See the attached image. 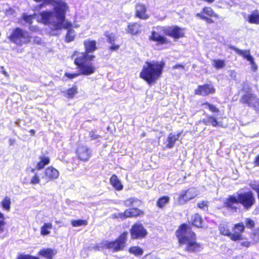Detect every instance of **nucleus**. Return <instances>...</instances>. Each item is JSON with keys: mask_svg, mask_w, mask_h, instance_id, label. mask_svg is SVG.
Masks as SVG:
<instances>
[{"mask_svg": "<svg viewBox=\"0 0 259 259\" xmlns=\"http://www.w3.org/2000/svg\"><path fill=\"white\" fill-rule=\"evenodd\" d=\"M176 234L180 244L185 245L187 251H198L202 248L201 245L196 241L195 233L187 225H182L176 232Z\"/></svg>", "mask_w": 259, "mask_h": 259, "instance_id": "2", "label": "nucleus"}, {"mask_svg": "<svg viewBox=\"0 0 259 259\" xmlns=\"http://www.w3.org/2000/svg\"><path fill=\"white\" fill-rule=\"evenodd\" d=\"M106 36L108 37V41L111 44L115 40V36L113 34H107Z\"/></svg>", "mask_w": 259, "mask_h": 259, "instance_id": "50", "label": "nucleus"}, {"mask_svg": "<svg viewBox=\"0 0 259 259\" xmlns=\"http://www.w3.org/2000/svg\"><path fill=\"white\" fill-rule=\"evenodd\" d=\"M164 67L162 61L146 62L143 65L140 77L151 85L160 78Z\"/></svg>", "mask_w": 259, "mask_h": 259, "instance_id": "1", "label": "nucleus"}, {"mask_svg": "<svg viewBox=\"0 0 259 259\" xmlns=\"http://www.w3.org/2000/svg\"><path fill=\"white\" fill-rule=\"evenodd\" d=\"M130 233L131 238L133 239L145 238L148 234L147 230L140 223H136L133 225L130 230Z\"/></svg>", "mask_w": 259, "mask_h": 259, "instance_id": "11", "label": "nucleus"}, {"mask_svg": "<svg viewBox=\"0 0 259 259\" xmlns=\"http://www.w3.org/2000/svg\"><path fill=\"white\" fill-rule=\"evenodd\" d=\"M14 14L15 11L12 8H9L6 11V14L7 15H14Z\"/></svg>", "mask_w": 259, "mask_h": 259, "instance_id": "52", "label": "nucleus"}, {"mask_svg": "<svg viewBox=\"0 0 259 259\" xmlns=\"http://www.w3.org/2000/svg\"><path fill=\"white\" fill-rule=\"evenodd\" d=\"M251 65V69L253 72H256L257 69V66L254 62V58L248 61Z\"/></svg>", "mask_w": 259, "mask_h": 259, "instance_id": "48", "label": "nucleus"}, {"mask_svg": "<svg viewBox=\"0 0 259 259\" xmlns=\"http://www.w3.org/2000/svg\"><path fill=\"white\" fill-rule=\"evenodd\" d=\"M204 105L206 106L208 109L212 112H219V110L214 105L210 104L208 103L204 104Z\"/></svg>", "mask_w": 259, "mask_h": 259, "instance_id": "44", "label": "nucleus"}, {"mask_svg": "<svg viewBox=\"0 0 259 259\" xmlns=\"http://www.w3.org/2000/svg\"><path fill=\"white\" fill-rule=\"evenodd\" d=\"M60 0H44V3L47 5H52L53 6Z\"/></svg>", "mask_w": 259, "mask_h": 259, "instance_id": "51", "label": "nucleus"}, {"mask_svg": "<svg viewBox=\"0 0 259 259\" xmlns=\"http://www.w3.org/2000/svg\"><path fill=\"white\" fill-rule=\"evenodd\" d=\"M90 137L92 139V140H94V139H96L98 138L99 136L98 135H96L93 132H91L90 133Z\"/></svg>", "mask_w": 259, "mask_h": 259, "instance_id": "56", "label": "nucleus"}, {"mask_svg": "<svg viewBox=\"0 0 259 259\" xmlns=\"http://www.w3.org/2000/svg\"><path fill=\"white\" fill-rule=\"evenodd\" d=\"M159 31H163L166 35L178 39L185 36V28L177 26L169 27H159Z\"/></svg>", "mask_w": 259, "mask_h": 259, "instance_id": "9", "label": "nucleus"}, {"mask_svg": "<svg viewBox=\"0 0 259 259\" xmlns=\"http://www.w3.org/2000/svg\"><path fill=\"white\" fill-rule=\"evenodd\" d=\"M80 26L79 24H76V23H74V24H72V27L75 28H78Z\"/></svg>", "mask_w": 259, "mask_h": 259, "instance_id": "61", "label": "nucleus"}, {"mask_svg": "<svg viewBox=\"0 0 259 259\" xmlns=\"http://www.w3.org/2000/svg\"><path fill=\"white\" fill-rule=\"evenodd\" d=\"M241 245L244 247H248L250 245V242L248 241H244L241 242Z\"/></svg>", "mask_w": 259, "mask_h": 259, "instance_id": "55", "label": "nucleus"}, {"mask_svg": "<svg viewBox=\"0 0 259 259\" xmlns=\"http://www.w3.org/2000/svg\"><path fill=\"white\" fill-rule=\"evenodd\" d=\"M197 14H201L202 15L206 16L207 17L219 18V15L214 12L211 7H203L202 11Z\"/></svg>", "mask_w": 259, "mask_h": 259, "instance_id": "24", "label": "nucleus"}, {"mask_svg": "<svg viewBox=\"0 0 259 259\" xmlns=\"http://www.w3.org/2000/svg\"><path fill=\"white\" fill-rule=\"evenodd\" d=\"M18 259H39L38 257L30 255L20 254Z\"/></svg>", "mask_w": 259, "mask_h": 259, "instance_id": "46", "label": "nucleus"}, {"mask_svg": "<svg viewBox=\"0 0 259 259\" xmlns=\"http://www.w3.org/2000/svg\"><path fill=\"white\" fill-rule=\"evenodd\" d=\"M110 184L116 190H121L123 189V185L118 178L115 175H113L110 180Z\"/></svg>", "mask_w": 259, "mask_h": 259, "instance_id": "26", "label": "nucleus"}, {"mask_svg": "<svg viewBox=\"0 0 259 259\" xmlns=\"http://www.w3.org/2000/svg\"><path fill=\"white\" fill-rule=\"evenodd\" d=\"M146 6L142 4L138 3L135 6V16L141 19H148L149 16L147 14Z\"/></svg>", "mask_w": 259, "mask_h": 259, "instance_id": "17", "label": "nucleus"}, {"mask_svg": "<svg viewBox=\"0 0 259 259\" xmlns=\"http://www.w3.org/2000/svg\"><path fill=\"white\" fill-rule=\"evenodd\" d=\"M30 134H31V135L32 136H33V135H34V134H35V131H34V130H31L30 131Z\"/></svg>", "mask_w": 259, "mask_h": 259, "instance_id": "63", "label": "nucleus"}, {"mask_svg": "<svg viewBox=\"0 0 259 259\" xmlns=\"http://www.w3.org/2000/svg\"><path fill=\"white\" fill-rule=\"evenodd\" d=\"M254 162L256 165H259V155L256 157Z\"/></svg>", "mask_w": 259, "mask_h": 259, "instance_id": "59", "label": "nucleus"}, {"mask_svg": "<svg viewBox=\"0 0 259 259\" xmlns=\"http://www.w3.org/2000/svg\"><path fill=\"white\" fill-rule=\"evenodd\" d=\"M77 93V88L75 86L69 89L65 92H64L65 96L67 98H73Z\"/></svg>", "mask_w": 259, "mask_h": 259, "instance_id": "33", "label": "nucleus"}, {"mask_svg": "<svg viewBox=\"0 0 259 259\" xmlns=\"http://www.w3.org/2000/svg\"><path fill=\"white\" fill-rule=\"evenodd\" d=\"M255 201L253 193L247 192L229 196L225 202V205L228 208L236 210L237 207L234 205L240 203L245 209H248L254 205Z\"/></svg>", "mask_w": 259, "mask_h": 259, "instance_id": "4", "label": "nucleus"}, {"mask_svg": "<svg viewBox=\"0 0 259 259\" xmlns=\"http://www.w3.org/2000/svg\"><path fill=\"white\" fill-rule=\"evenodd\" d=\"M57 253V250L55 249L50 248H44L41 249L38 254L47 259H52V257Z\"/></svg>", "mask_w": 259, "mask_h": 259, "instance_id": "22", "label": "nucleus"}, {"mask_svg": "<svg viewBox=\"0 0 259 259\" xmlns=\"http://www.w3.org/2000/svg\"><path fill=\"white\" fill-rule=\"evenodd\" d=\"M150 38L160 45L167 44L170 42L166 37L161 35L158 32L155 31L151 32Z\"/></svg>", "mask_w": 259, "mask_h": 259, "instance_id": "19", "label": "nucleus"}, {"mask_svg": "<svg viewBox=\"0 0 259 259\" xmlns=\"http://www.w3.org/2000/svg\"><path fill=\"white\" fill-rule=\"evenodd\" d=\"M71 223L72 226L74 227L86 226L88 224L87 221L84 220H72Z\"/></svg>", "mask_w": 259, "mask_h": 259, "instance_id": "39", "label": "nucleus"}, {"mask_svg": "<svg viewBox=\"0 0 259 259\" xmlns=\"http://www.w3.org/2000/svg\"><path fill=\"white\" fill-rule=\"evenodd\" d=\"M219 231L222 235L228 236L231 239L232 233L227 225L221 224L219 227Z\"/></svg>", "mask_w": 259, "mask_h": 259, "instance_id": "30", "label": "nucleus"}, {"mask_svg": "<svg viewBox=\"0 0 259 259\" xmlns=\"http://www.w3.org/2000/svg\"><path fill=\"white\" fill-rule=\"evenodd\" d=\"M174 68H184V67L181 65H176L174 67Z\"/></svg>", "mask_w": 259, "mask_h": 259, "instance_id": "62", "label": "nucleus"}, {"mask_svg": "<svg viewBox=\"0 0 259 259\" xmlns=\"http://www.w3.org/2000/svg\"><path fill=\"white\" fill-rule=\"evenodd\" d=\"M71 58L74 60V63L79 68L81 75H90L95 72V66L92 63L89 62L95 59V55L80 53L78 51H75L72 55Z\"/></svg>", "mask_w": 259, "mask_h": 259, "instance_id": "3", "label": "nucleus"}, {"mask_svg": "<svg viewBox=\"0 0 259 259\" xmlns=\"http://www.w3.org/2000/svg\"><path fill=\"white\" fill-rule=\"evenodd\" d=\"M138 200L135 198H129L124 201V204L126 206H130L133 204L135 202L137 201Z\"/></svg>", "mask_w": 259, "mask_h": 259, "instance_id": "47", "label": "nucleus"}, {"mask_svg": "<svg viewBox=\"0 0 259 259\" xmlns=\"http://www.w3.org/2000/svg\"><path fill=\"white\" fill-rule=\"evenodd\" d=\"M59 172L57 169L52 166L46 168L44 172V176L42 177L47 182L56 179L59 177Z\"/></svg>", "mask_w": 259, "mask_h": 259, "instance_id": "16", "label": "nucleus"}, {"mask_svg": "<svg viewBox=\"0 0 259 259\" xmlns=\"http://www.w3.org/2000/svg\"><path fill=\"white\" fill-rule=\"evenodd\" d=\"M3 208L6 211H9L11 208V200L8 196H6L1 202Z\"/></svg>", "mask_w": 259, "mask_h": 259, "instance_id": "31", "label": "nucleus"}, {"mask_svg": "<svg viewBox=\"0 0 259 259\" xmlns=\"http://www.w3.org/2000/svg\"><path fill=\"white\" fill-rule=\"evenodd\" d=\"M119 48V46L115 44H112L110 47V49L112 51H116Z\"/></svg>", "mask_w": 259, "mask_h": 259, "instance_id": "54", "label": "nucleus"}, {"mask_svg": "<svg viewBox=\"0 0 259 259\" xmlns=\"http://www.w3.org/2000/svg\"><path fill=\"white\" fill-rule=\"evenodd\" d=\"M9 39L18 45H22L29 42L31 37L27 32L17 28L13 30L12 34L9 36Z\"/></svg>", "mask_w": 259, "mask_h": 259, "instance_id": "8", "label": "nucleus"}, {"mask_svg": "<svg viewBox=\"0 0 259 259\" xmlns=\"http://www.w3.org/2000/svg\"><path fill=\"white\" fill-rule=\"evenodd\" d=\"M169 197L168 196H163L160 198L157 202V205L160 208L164 206L169 202Z\"/></svg>", "mask_w": 259, "mask_h": 259, "instance_id": "37", "label": "nucleus"}, {"mask_svg": "<svg viewBox=\"0 0 259 259\" xmlns=\"http://www.w3.org/2000/svg\"><path fill=\"white\" fill-rule=\"evenodd\" d=\"M29 29L30 30H32V31H36L38 29L37 28L33 27V26H30L29 27Z\"/></svg>", "mask_w": 259, "mask_h": 259, "instance_id": "60", "label": "nucleus"}, {"mask_svg": "<svg viewBox=\"0 0 259 259\" xmlns=\"http://www.w3.org/2000/svg\"><path fill=\"white\" fill-rule=\"evenodd\" d=\"M230 75L232 78L235 79L236 77V72L235 71L231 70L230 71Z\"/></svg>", "mask_w": 259, "mask_h": 259, "instance_id": "57", "label": "nucleus"}, {"mask_svg": "<svg viewBox=\"0 0 259 259\" xmlns=\"http://www.w3.org/2000/svg\"><path fill=\"white\" fill-rule=\"evenodd\" d=\"M80 75H81V74L79 72L78 73H69L66 72L65 73V76L69 79H73V78H76L77 76H79Z\"/></svg>", "mask_w": 259, "mask_h": 259, "instance_id": "45", "label": "nucleus"}, {"mask_svg": "<svg viewBox=\"0 0 259 259\" xmlns=\"http://www.w3.org/2000/svg\"><path fill=\"white\" fill-rule=\"evenodd\" d=\"M180 134V133L177 135H174L171 133L170 134L167 138L168 144L166 147L169 148H172L174 146L175 142L178 140Z\"/></svg>", "mask_w": 259, "mask_h": 259, "instance_id": "27", "label": "nucleus"}, {"mask_svg": "<svg viewBox=\"0 0 259 259\" xmlns=\"http://www.w3.org/2000/svg\"><path fill=\"white\" fill-rule=\"evenodd\" d=\"M197 195V191L194 188L183 190L178 194V197L176 199L177 203L178 204L183 205L195 198Z\"/></svg>", "mask_w": 259, "mask_h": 259, "instance_id": "10", "label": "nucleus"}, {"mask_svg": "<svg viewBox=\"0 0 259 259\" xmlns=\"http://www.w3.org/2000/svg\"><path fill=\"white\" fill-rule=\"evenodd\" d=\"M196 16L200 18L201 19L205 20L208 23H213V21L210 18L207 17L206 16H203L201 14H196Z\"/></svg>", "mask_w": 259, "mask_h": 259, "instance_id": "42", "label": "nucleus"}, {"mask_svg": "<svg viewBox=\"0 0 259 259\" xmlns=\"http://www.w3.org/2000/svg\"><path fill=\"white\" fill-rule=\"evenodd\" d=\"M9 143L10 145H13L15 143V139H11L9 140Z\"/></svg>", "mask_w": 259, "mask_h": 259, "instance_id": "58", "label": "nucleus"}, {"mask_svg": "<svg viewBox=\"0 0 259 259\" xmlns=\"http://www.w3.org/2000/svg\"><path fill=\"white\" fill-rule=\"evenodd\" d=\"M245 224L249 228H253L254 226V223L253 221L250 219H246L245 220Z\"/></svg>", "mask_w": 259, "mask_h": 259, "instance_id": "49", "label": "nucleus"}, {"mask_svg": "<svg viewBox=\"0 0 259 259\" xmlns=\"http://www.w3.org/2000/svg\"><path fill=\"white\" fill-rule=\"evenodd\" d=\"M242 103H247L249 106L259 111V98L251 93H247L241 98Z\"/></svg>", "mask_w": 259, "mask_h": 259, "instance_id": "12", "label": "nucleus"}, {"mask_svg": "<svg viewBox=\"0 0 259 259\" xmlns=\"http://www.w3.org/2000/svg\"><path fill=\"white\" fill-rule=\"evenodd\" d=\"M248 21L251 23L259 24V14L257 12L252 13L248 16Z\"/></svg>", "mask_w": 259, "mask_h": 259, "instance_id": "35", "label": "nucleus"}, {"mask_svg": "<svg viewBox=\"0 0 259 259\" xmlns=\"http://www.w3.org/2000/svg\"><path fill=\"white\" fill-rule=\"evenodd\" d=\"M30 183L31 184H33V185L39 184L40 179L39 178V176L37 174H35L31 178Z\"/></svg>", "mask_w": 259, "mask_h": 259, "instance_id": "43", "label": "nucleus"}, {"mask_svg": "<svg viewBox=\"0 0 259 259\" xmlns=\"http://www.w3.org/2000/svg\"><path fill=\"white\" fill-rule=\"evenodd\" d=\"M53 228V224L51 223H45L40 227V233L42 236H48L50 234Z\"/></svg>", "mask_w": 259, "mask_h": 259, "instance_id": "25", "label": "nucleus"}, {"mask_svg": "<svg viewBox=\"0 0 259 259\" xmlns=\"http://www.w3.org/2000/svg\"><path fill=\"white\" fill-rule=\"evenodd\" d=\"M215 92V89L211 84H204L199 85L195 90V94L198 95L206 96L209 94H213Z\"/></svg>", "mask_w": 259, "mask_h": 259, "instance_id": "15", "label": "nucleus"}, {"mask_svg": "<svg viewBox=\"0 0 259 259\" xmlns=\"http://www.w3.org/2000/svg\"><path fill=\"white\" fill-rule=\"evenodd\" d=\"M50 160L49 157L45 156L41 157L40 158V161H39L36 165V169H42L46 165H47L50 163Z\"/></svg>", "mask_w": 259, "mask_h": 259, "instance_id": "32", "label": "nucleus"}, {"mask_svg": "<svg viewBox=\"0 0 259 259\" xmlns=\"http://www.w3.org/2000/svg\"><path fill=\"white\" fill-rule=\"evenodd\" d=\"M71 27L67 29L68 30L66 35V40L67 42L72 41L75 38V32L74 30L71 28Z\"/></svg>", "mask_w": 259, "mask_h": 259, "instance_id": "36", "label": "nucleus"}, {"mask_svg": "<svg viewBox=\"0 0 259 259\" xmlns=\"http://www.w3.org/2000/svg\"><path fill=\"white\" fill-rule=\"evenodd\" d=\"M4 219V214L0 211V233H3L4 231V226L5 225Z\"/></svg>", "mask_w": 259, "mask_h": 259, "instance_id": "41", "label": "nucleus"}, {"mask_svg": "<svg viewBox=\"0 0 259 259\" xmlns=\"http://www.w3.org/2000/svg\"><path fill=\"white\" fill-rule=\"evenodd\" d=\"M197 205L199 208L204 209L207 206V202L202 201L198 203Z\"/></svg>", "mask_w": 259, "mask_h": 259, "instance_id": "53", "label": "nucleus"}, {"mask_svg": "<svg viewBox=\"0 0 259 259\" xmlns=\"http://www.w3.org/2000/svg\"><path fill=\"white\" fill-rule=\"evenodd\" d=\"M55 16L53 11H44L40 12L37 15V21L44 24L48 25L51 31L50 34L55 35L58 34V31L63 29L59 21H55Z\"/></svg>", "mask_w": 259, "mask_h": 259, "instance_id": "5", "label": "nucleus"}, {"mask_svg": "<svg viewBox=\"0 0 259 259\" xmlns=\"http://www.w3.org/2000/svg\"><path fill=\"white\" fill-rule=\"evenodd\" d=\"M245 229L243 223H238L234 225L232 228L233 233L231 235V240L234 241L243 240L242 233Z\"/></svg>", "mask_w": 259, "mask_h": 259, "instance_id": "13", "label": "nucleus"}, {"mask_svg": "<svg viewBox=\"0 0 259 259\" xmlns=\"http://www.w3.org/2000/svg\"><path fill=\"white\" fill-rule=\"evenodd\" d=\"M231 49H233L235 51V52L240 56H241L243 58L246 59L248 61H249L253 57L250 55V52L249 50H240L234 47H231Z\"/></svg>", "mask_w": 259, "mask_h": 259, "instance_id": "23", "label": "nucleus"}, {"mask_svg": "<svg viewBox=\"0 0 259 259\" xmlns=\"http://www.w3.org/2000/svg\"><path fill=\"white\" fill-rule=\"evenodd\" d=\"M142 214V212L138 208H133L126 209L123 213H118L113 214L116 218L125 219L128 217H135Z\"/></svg>", "mask_w": 259, "mask_h": 259, "instance_id": "14", "label": "nucleus"}, {"mask_svg": "<svg viewBox=\"0 0 259 259\" xmlns=\"http://www.w3.org/2000/svg\"><path fill=\"white\" fill-rule=\"evenodd\" d=\"M37 15L35 14H34L33 15H28L26 14H24L22 16V19H23L26 22L29 23L31 24L32 23V21L34 18L37 19Z\"/></svg>", "mask_w": 259, "mask_h": 259, "instance_id": "40", "label": "nucleus"}, {"mask_svg": "<svg viewBox=\"0 0 259 259\" xmlns=\"http://www.w3.org/2000/svg\"><path fill=\"white\" fill-rule=\"evenodd\" d=\"M83 45L85 51L81 53L89 54V53H93L97 49L96 41L95 40L87 39L84 41Z\"/></svg>", "mask_w": 259, "mask_h": 259, "instance_id": "20", "label": "nucleus"}, {"mask_svg": "<svg viewBox=\"0 0 259 259\" xmlns=\"http://www.w3.org/2000/svg\"><path fill=\"white\" fill-rule=\"evenodd\" d=\"M203 122L206 125L210 124L214 127L222 126V124L218 122L216 118L212 116H209L206 119H204Z\"/></svg>", "mask_w": 259, "mask_h": 259, "instance_id": "28", "label": "nucleus"}, {"mask_svg": "<svg viewBox=\"0 0 259 259\" xmlns=\"http://www.w3.org/2000/svg\"><path fill=\"white\" fill-rule=\"evenodd\" d=\"M141 26L138 23H130L126 29V32L132 35H136L140 32Z\"/></svg>", "mask_w": 259, "mask_h": 259, "instance_id": "21", "label": "nucleus"}, {"mask_svg": "<svg viewBox=\"0 0 259 259\" xmlns=\"http://www.w3.org/2000/svg\"><path fill=\"white\" fill-rule=\"evenodd\" d=\"M76 153L78 158L82 161L88 160L91 156V152L88 148L83 145H79L78 147Z\"/></svg>", "mask_w": 259, "mask_h": 259, "instance_id": "18", "label": "nucleus"}, {"mask_svg": "<svg viewBox=\"0 0 259 259\" xmlns=\"http://www.w3.org/2000/svg\"><path fill=\"white\" fill-rule=\"evenodd\" d=\"M212 65L218 69H221L225 67V62L223 60H213L212 61Z\"/></svg>", "mask_w": 259, "mask_h": 259, "instance_id": "38", "label": "nucleus"}, {"mask_svg": "<svg viewBox=\"0 0 259 259\" xmlns=\"http://www.w3.org/2000/svg\"><path fill=\"white\" fill-rule=\"evenodd\" d=\"M69 11L67 3L60 0L54 6V14L56 20L59 21L64 29H68L72 26V23L65 19V14Z\"/></svg>", "mask_w": 259, "mask_h": 259, "instance_id": "6", "label": "nucleus"}, {"mask_svg": "<svg viewBox=\"0 0 259 259\" xmlns=\"http://www.w3.org/2000/svg\"><path fill=\"white\" fill-rule=\"evenodd\" d=\"M127 236V232H124L114 241H103L98 244L95 248L98 250L108 248L112 250L113 251L122 250L125 246Z\"/></svg>", "mask_w": 259, "mask_h": 259, "instance_id": "7", "label": "nucleus"}, {"mask_svg": "<svg viewBox=\"0 0 259 259\" xmlns=\"http://www.w3.org/2000/svg\"><path fill=\"white\" fill-rule=\"evenodd\" d=\"M192 224L197 227H203V220L201 217L197 213L194 214L192 217Z\"/></svg>", "mask_w": 259, "mask_h": 259, "instance_id": "29", "label": "nucleus"}, {"mask_svg": "<svg viewBox=\"0 0 259 259\" xmlns=\"http://www.w3.org/2000/svg\"><path fill=\"white\" fill-rule=\"evenodd\" d=\"M3 74L6 76H8V73H7L6 71H5V70L3 71Z\"/></svg>", "mask_w": 259, "mask_h": 259, "instance_id": "64", "label": "nucleus"}, {"mask_svg": "<svg viewBox=\"0 0 259 259\" xmlns=\"http://www.w3.org/2000/svg\"><path fill=\"white\" fill-rule=\"evenodd\" d=\"M128 251L130 253L136 256L142 255L143 253V249L139 246H133L129 248Z\"/></svg>", "mask_w": 259, "mask_h": 259, "instance_id": "34", "label": "nucleus"}]
</instances>
